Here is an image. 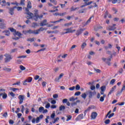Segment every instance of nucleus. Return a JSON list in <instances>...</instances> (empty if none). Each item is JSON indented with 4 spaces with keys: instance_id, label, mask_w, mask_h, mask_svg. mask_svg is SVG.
I'll use <instances>...</instances> for the list:
<instances>
[{
    "instance_id": "nucleus-1",
    "label": "nucleus",
    "mask_w": 125,
    "mask_h": 125,
    "mask_svg": "<svg viewBox=\"0 0 125 125\" xmlns=\"http://www.w3.org/2000/svg\"><path fill=\"white\" fill-rule=\"evenodd\" d=\"M34 14L29 12L28 13H25L24 14L27 15L26 17L27 19H33L35 21H38L39 19H42V17H43V15H41L40 16L39 15V10L37 9H35L34 10Z\"/></svg>"
},
{
    "instance_id": "nucleus-2",
    "label": "nucleus",
    "mask_w": 125,
    "mask_h": 125,
    "mask_svg": "<svg viewBox=\"0 0 125 125\" xmlns=\"http://www.w3.org/2000/svg\"><path fill=\"white\" fill-rule=\"evenodd\" d=\"M28 120L29 121H31V120H32V124H35V123H36V124H39V123H40V120H42V118H43V115H40L39 117H38L36 118H33V117L31 115L28 116Z\"/></svg>"
},
{
    "instance_id": "nucleus-3",
    "label": "nucleus",
    "mask_w": 125,
    "mask_h": 125,
    "mask_svg": "<svg viewBox=\"0 0 125 125\" xmlns=\"http://www.w3.org/2000/svg\"><path fill=\"white\" fill-rule=\"evenodd\" d=\"M4 56L6 57L5 58V63L10 62V60H12V57L9 54H5Z\"/></svg>"
},
{
    "instance_id": "nucleus-4",
    "label": "nucleus",
    "mask_w": 125,
    "mask_h": 125,
    "mask_svg": "<svg viewBox=\"0 0 125 125\" xmlns=\"http://www.w3.org/2000/svg\"><path fill=\"white\" fill-rule=\"evenodd\" d=\"M0 29H5L6 28V24L4 23V20L2 19H0Z\"/></svg>"
},
{
    "instance_id": "nucleus-5",
    "label": "nucleus",
    "mask_w": 125,
    "mask_h": 125,
    "mask_svg": "<svg viewBox=\"0 0 125 125\" xmlns=\"http://www.w3.org/2000/svg\"><path fill=\"white\" fill-rule=\"evenodd\" d=\"M18 99H19V104H21L22 103L24 102V100H25V95H20L18 96Z\"/></svg>"
},
{
    "instance_id": "nucleus-6",
    "label": "nucleus",
    "mask_w": 125,
    "mask_h": 125,
    "mask_svg": "<svg viewBox=\"0 0 125 125\" xmlns=\"http://www.w3.org/2000/svg\"><path fill=\"white\" fill-rule=\"evenodd\" d=\"M84 30H85V29L81 28L80 29L77 30L76 33V36H80V35H82V34L83 33V32Z\"/></svg>"
},
{
    "instance_id": "nucleus-7",
    "label": "nucleus",
    "mask_w": 125,
    "mask_h": 125,
    "mask_svg": "<svg viewBox=\"0 0 125 125\" xmlns=\"http://www.w3.org/2000/svg\"><path fill=\"white\" fill-rule=\"evenodd\" d=\"M47 30V28H44L43 27H40V29L38 30H36V35H38L40 34V32H42V31H46Z\"/></svg>"
},
{
    "instance_id": "nucleus-8",
    "label": "nucleus",
    "mask_w": 125,
    "mask_h": 125,
    "mask_svg": "<svg viewBox=\"0 0 125 125\" xmlns=\"http://www.w3.org/2000/svg\"><path fill=\"white\" fill-rule=\"evenodd\" d=\"M16 8V6H14L13 7L10 8L9 9V13L10 15H13L14 14V10Z\"/></svg>"
},
{
    "instance_id": "nucleus-9",
    "label": "nucleus",
    "mask_w": 125,
    "mask_h": 125,
    "mask_svg": "<svg viewBox=\"0 0 125 125\" xmlns=\"http://www.w3.org/2000/svg\"><path fill=\"white\" fill-rule=\"evenodd\" d=\"M63 76H64L63 73H61V74H60L58 78H56L55 79V82H57V83H59V82H60L61 79H62Z\"/></svg>"
},
{
    "instance_id": "nucleus-10",
    "label": "nucleus",
    "mask_w": 125,
    "mask_h": 125,
    "mask_svg": "<svg viewBox=\"0 0 125 125\" xmlns=\"http://www.w3.org/2000/svg\"><path fill=\"white\" fill-rule=\"evenodd\" d=\"M72 28H73L72 27H70L67 29H64V31H66L67 34H69V33H74V32H76V30L75 29L72 30Z\"/></svg>"
},
{
    "instance_id": "nucleus-11",
    "label": "nucleus",
    "mask_w": 125,
    "mask_h": 125,
    "mask_svg": "<svg viewBox=\"0 0 125 125\" xmlns=\"http://www.w3.org/2000/svg\"><path fill=\"white\" fill-rule=\"evenodd\" d=\"M6 5H7L8 6H10V3L9 2H6L5 0H3L2 1V4H1V6H6Z\"/></svg>"
},
{
    "instance_id": "nucleus-12",
    "label": "nucleus",
    "mask_w": 125,
    "mask_h": 125,
    "mask_svg": "<svg viewBox=\"0 0 125 125\" xmlns=\"http://www.w3.org/2000/svg\"><path fill=\"white\" fill-rule=\"evenodd\" d=\"M46 25H47V20H43L40 23L41 27H43V26H46Z\"/></svg>"
},
{
    "instance_id": "nucleus-13",
    "label": "nucleus",
    "mask_w": 125,
    "mask_h": 125,
    "mask_svg": "<svg viewBox=\"0 0 125 125\" xmlns=\"http://www.w3.org/2000/svg\"><path fill=\"white\" fill-rule=\"evenodd\" d=\"M96 94V92L95 91L92 92L91 91H88V96L89 98H92V97L94 95H95Z\"/></svg>"
},
{
    "instance_id": "nucleus-14",
    "label": "nucleus",
    "mask_w": 125,
    "mask_h": 125,
    "mask_svg": "<svg viewBox=\"0 0 125 125\" xmlns=\"http://www.w3.org/2000/svg\"><path fill=\"white\" fill-rule=\"evenodd\" d=\"M91 19H94V16L92 15L91 16L89 19L86 21L84 26H86V25H88L90 22H91Z\"/></svg>"
},
{
    "instance_id": "nucleus-15",
    "label": "nucleus",
    "mask_w": 125,
    "mask_h": 125,
    "mask_svg": "<svg viewBox=\"0 0 125 125\" xmlns=\"http://www.w3.org/2000/svg\"><path fill=\"white\" fill-rule=\"evenodd\" d=\"M116 29V27L112 26H109L108 27H106V30H107L108 31H114Z\"/></svg>"
},
{
    "instance_id": "nucleus-16",
    "label": "nucleus",
    "mask_w": 125,
    "mask_h": 125,
    "mask_svg": "<svg viewBox=\"0 0 125 125\" xmlns=\"http://www.w3.org/2000/svg\"><path fill=\"white\" fill-rule=\"evenodd\" d=\"M27 34H33L34 35H37L36 30H32L31 29H29L27 30Z\"/></svg>"
},
{
    "instance_id": "nucleus-17",
    "label": "nucleus",
    "mask_w": 125,
    "mask_h": 125,
    "mask_svg": "<svg viewBox=\"0 0 125 125\" xmlns=\"http://www.w3.org/2000/svg\"><path fill=\"white\" fill-rule=\"evenodd\" d=\"M83 1L84 2V4H86V5H90L91 3H93V1H92L87 2L88 1H89V0H83Z\"/></svg>"
},
{
    "instance_id": "nucleus-18",
    "label": "nucleus",
    "mask_w": 125,
    "mask_h": 125,
    "mask_svg": "<svg viewBox=\"0 0 125 125\" xmlns=\"http://www.w3.org/2000/svg\"><path fill=\"white\" fill-rule=\"evenodd\" d=\"M97 115H98L97 113L92 112L91 115V118L94 120V119H96V117H97Z\"/></svg>"
},
{
    "instance_id": "nucleus-19",
    "label": "nucleus",
    "mask_w": 125,
    "mask_h": 125,
    "mask_svg": "<svg viewBox=\"0 0 125 125\" xmlns=\"http://www.w3.org/2000/svg\"><path fill=\"white\" fill-rule=\"evenodd\" d=\"M124 90H125V86H123V87L122 88L121 91H119L117 92V94H116L117 96H118V95H121V94H122V93L123 92V91H124Z\"/></svg>"
},
{
    "instance_id": "nucleus-20",
    "label": "nucleus",
    "mask_w": 125,
    "mask_h": 125,
    "mask_svg": "<svg viewBox=\"0 0 125 125\" xmlns=\"http://www.w3.org/2000/svg\"><path fill=\"white\" fill-rule=\"evenodd\" d=\"M64 19H60L59 20L56 21H50V23H51L52 24H55V23H59V22H61V21H63Z\"/></svg>"
},
{
    "instance_id": "nucleus-21",
    "label": "nucleus",
    "mask_w": 125,
    "mask_h": 125,
    "mask_svg": "<svg viewBox=\"0 0 125 125\" xmlns=\"http://www.w3.org/2000/svg\"><path fill=\"white\" fill-rule=\"evenodd\" d=\"M83 114H81L77 117L76 120L79 121V120H83Z\"/></svg>"
},
{
    "instance_id": "nucleus-22",
    "label": "nucleus",
    "mask_w": 125,
    "mask_h": 125,
    "mask_svg": "<svg viewBox=\"0 0 125 125\" xmlns=\"http://www.w3.org/2000/svg\"><path fill=\"white\" fill-rule=\"evenodd\" d=\"M111 58L106 59V61L105 62L106 64H107L108 66H111Z\"/></svg>"
},
{
    "instance_id": "nucleus-23",
    "label": "nucleus",
    "mask_w": 125,
    "mask_h": 125,
    "mask_svg": "<svg viewBox=\"0 0 125 125\" xmlns=\"http://www.w3.org/2000/svg\"><path fill=\"white\" fill-rule=\"evenodd\" d=\"M3 33H5V36H7L8 37H9L10 35V31L9 30H5L2 31Z\"/></svg>"
},
{
    "instance_id": "nucleus-24",
    "label": "nucleus",
    "mask_w": 125,
    "mask_h": 125,
    "mask_svg": "<svg viewBox=\"0 0 125 125\" xmlns=\"http://www.w3.org/2000/svg\"><path fill=\"white\" fill-rule=\"evenodd\" d=\"M94 5L92 6V5H90L88 7L89 9H91V8H93V7H98V5L95 2L94 3Z\"/></svg>"
},
{
    "instance_id": "nucleus-25",
    "label": "nucleus",
    "mask_w": 125,
    "mask_h": 125,
    "mask_svg": "<svg viewBox=\"0 0 125 125\" xmlns=\"http://www.w3.org/2000/svg\"><path fill=\"white\" fill-rule=\"evenodd\" d=\"M105 97H106V95L104 94L103 97H101L100 99V101L101 102H103V101H104V98H105Z\"/></svg>"
},
{
    "instance_id": "nucleus-26",
    "label": "nucleus",
    "mask_w": 125,
    "mask_h": 125,
    "mask_svg": "<svg viewBox=\"0 0 125 125\" xmlns=\"http://www.w3.org/2000/svg\"><path fill=\"white\" fill-rule=\"evenodd\" d=\"M3 71H6V72H10L11 71V68L4 67L3 69Z\"/></svg>"
},
{
    "instance_id": "nucleus-27",
    "label": "nucleus",
    "mask_w": 125,
    "mask_h": 125,
    "mask_svg": "<svg viewBox=\"0 0 125 125\" xmlns=\"http://www.w3.org/2000/svg\"><path fill=\"white\" fill-rule=\"evenodd\" d=\"M79 7H76V8H74V6L71 7V8H70V11H76V10H77V9H79Z\"/></svg>"
},
{
    "instance_id": "nucleus-28",
    "label": "nucleus",
    "mask_w": 125,
    "mask_h": 125,
    "mask_svg": "<svg viewBox=\"0 0 125 125\" xmlns=\"http://www.w3.org/2000/svg\"><path fill=\"white\" fill-rule=\"evenodd\" d=\"M66 109V107L64 105H61L59 107V110L62 111V110H65Z\"/></svg>"
},
{
    "instance_id": "nucleus-29",
    "label": "nucleus",
    "mask_w": 125,
    "mask_h": 125,
    "mask_svg": "<svg viewBox=\"0 0 125 125\" xmlns=\"http://www.w3.org/2000/svg\"><path fill=\"white\" fill-rule=\"evenodd\" d=\"M27 7L29 8H32V3H31V1H29L28 2Z\"/></svg>"
},
{
    "instance_id": "nucleus-30",
    "label": "nucleus",
    "mask_w": 125,
    "mask_h": 125,
    "mask_svg": "<svg viewBox=\"0 0 125 125\" xmlns=\"http://www.w3.org/2000/svg\"><path fill=\"white\" fill-rule=\"evenodd\" d=\"M72 24H73V23L72 22H70L69 23H65L64 24V26L65 27H69V26H71V25H72Z\"/></svg>"
},
{
    "instance_id": "nucleus-31",
    "label": "nucleus",
    "mask_w": 125,
    "mask_h": 125,
    "mask_svg": "<svg viewBox=\"0 0 125 125\" xmlns=\"http://www.w3.org/2000/svg\"><path fill=\"white\" fill-rule=\"evenodd\" d=\"M76 99H78V98L75 99V97H71V98H69V101L73 102V101H75V100H76Z\"/></svg>"
},
{
    "instance_id": "nucleus-32",
    "label": "nucleus",
    "mask_w": 125,
    "mask_h": 125,
    "mask_svg": "<svg viewBox=\"0 0 125 125\" xmlns=\"http://www.w3.org/2000/svg\"><path fill=\"white\" fill-rule=\"evenodd\" d=\"M20 68L21 71H25L26 70V67L22 65L20 66Z\"/></svg>"
},
{
    "instance_id": "nucleus-33",
    "label": "nucleus",
    "mask_w": 125,
    "mask_h": 125,
    "mask_svg": "<svg viewBox=\"0 0 125 125\" xmlns=\"http://www.w3.org/2000/svg\"><path fill=\"white\" fill-rule=\"evenodd\" d=\"M86 44H87L86 43L83 42V44L81 45V48H82V49H83L84 48V47H86Z\"/></svg>"
},
{
    "instance_id": "nucleus-34",
    "label": "nucleus",
    "mask_w": 125,
    "mask_h": 125,
    "mask_svg": "<svg viewBox=\"0 0 125 125\" xmlns=\"http://www.w3.org/2000/svg\"><path fill=\"white\" fill-rule=\"evenodd\" d=\"M101 91L104 92L106 90V87L105 86H102L101 87Z\"/></svg>"
},
{
    "instance_id": "nucleus-35",
    "label": "nucleus",
    "mask_w": 125,
    "mask_h": 125,
    "mask_svg": "<svg viewBox=\"0 0 125 125\" xmlns=\"http://www.w3.org/2000/svg\"><path fill=\"white\" fill-rule=\"evenodd\" d=\"M21 5H25V0H21V2L20 3Z\"/></svg>"
},
{
    "instance_id": "nucleus-36",
    "label": "nucleus",
    "mask_w": 125,
    "mask_h": 125,
    "mask_svg": "<svg viewBox=\"0 0 125 125\" xmlns=\"http://www.w3.org/2000/svg\"><path fill=\"white\" fill-rule=\"evenodd\" d=\"M26 80L27 81V83H31L32 81H33V78L28 77V79Z\"/></svg>"
},
{
    "instance_id": "nucleus-37",
    "label": "nucleus",
    "mask_w": 125,
    "mask_h": 125,
    "mask_svg": "<svg viewBox=\"0 0 125 125\" xmlns=\"http://www.w3.org/2000/svg\"><path fill=\"white\" fill-rule=\"evenodd\" d=\"M9 30L12 32V33H16V30L13 28H9Z\"/></svg>"
},
{
    "instance_id": "nucleus-38",
    "label": "nucleus",
    "mask_w": 125,
    "mask_h": 125,
    "mask_svg": "<svg viewBox=\"0 0 125 125\" xmlns=\"http://www.w3.org/2000/svg\"><path fill=\"white\" fill-rule=\"evenodd\" d=\"M109 15V12L106 11L104 13V18H107V17Z\"/></svg>"
},
{
    "instance_id": "nucleus-39",
    "label": "nucleus",
    "mask_w": 125,
    "mask_h": 125,
    "mask_svg": "<svg viewBox=\"0 0 125 125\" xmlns=\"http://www.w3.org/2000/svg\"><path fill=\"white\" fill-rule=\"evenodd\" d=\"M2 98L3 99H6V98H7V94L5 93L2 94Z\"/></svg>"
},
{
    "instance_id": "nucleus-40",
    "label": "nucleus",
    "mask_w": 125,
    "mask_h": 125,
    "mask_svg": "<svg viewBox=\"0 0 125 125\" xmlns=\"http://www.w3.org/2000/svg\"><path fill=\"white\" fill-rule=\"evenodd\" d=\"M76 90H80L81 89V86H80L79 84H77L75 87Z\"/></svg>"
},
{
    "instance_id": "nucleus-41",
    "label": "nucleus",
    "mask_w": 125,
    "mask_h": 125,
    "mask_svg": "<svg viewBox=\"0 0 125 125\" xmlns=\"http://www.w3.org/2000/svg\"><path fill=\"white\" fill-rule=\"evenodd\" d=\"M81 97L82 98H83V99H85V98H86V94L85 93L82 94Z\"/></svg>"
},
{
    "instance_id": "nucleus-42",
    "label": "nucleus",
    "mask_w": 125,
    "mask_h": 125,
    "mask_svg": "<svg viewBox=\"0 0 125 125\" xmlns=\"http://www.w3.org/2000/svg\"><path fill=\"white\" fill-rule=\"evenodd\" d=\"M43 110H44V107H43V106H41V107H39L40 113H42V111H43Z\"/></svg>"
},
{
    "instance_id": "nucleus-43",
    "label": "nucleus",
    "mask_w": 125,
    "mask_h": 125,
    "mask_svg": "<svg viewBox=\"0 0 125 125\" xmlns=\"http://www.w3.org/2000/svg\"><path fill=\"white\" fill-rule=\"evenodd\" d=\"M67 119H66V122H68V121H70V120H71L72 119V116L71 115H68V116H67Z\"/></svg>"
},
{
    "instance_id": "nucleus-44",
    "label": "nucleus",
    "mask_w": 125,
    "mask_h": 125,
    "mask_svg": "<svg viewBox=\"0 0 125 125\" xmlns=\"http://www.w3.org/2000/svg\"><path fill=\"white\" fill-rule=\"evenodd\" d=\"M38 26V23L37 22H33L32 23V28H35L36 27H37Z\"/></svg>"
},
{
    "instance_id": "nucleus-45",
    "label": "nucleus",
    "mask_w": 125,
    "mask_h": 125,
    "mask_svg": "<svg viewBox=\"0 0 125 125\" xmlns=\"http://www.w3.org/2000/svg\"><path fill=\"white\" fill-rule=\"evenodd\" d=\"M15 34L18 36V37H21V35H22V34H21L19 31H16Z\"/></svg>"
},
{
    "instance_id": "nucleus-46",
    "label": "nucleus",
    "mask_w": 125,
    "mask_h": 125,
    "mask_svg": "<svg viewBox=\"0 0 125 125\" xmlns=\"http://www.w3.org/2000/svg\"><path fill=\"white\" fill-rule=\"evenodd\" d=\"M112 10L114 12L115 14H117V12H118V9H116L115 7H113Z\"/></svg>"
},
{
    "instance_id": "nucleus-47",
    "label": "nucleus",
    "mask_w": 125,
    "mask_h": 125,
    "mask_svg": "<svg viewBox=\"0 0 125 125\" xmlns=\"http://www.w3.org/2000/svg\"><path fill=\"white\" fill-rule=\"evenodd\" d=\"M125 102H122V103H118V104H117V105H119V106H124V105H125Z\"/></svg>"
},
{
    "instance_id": "nucleus-48",
    "label": "nucleus",
    "mask_w": 125,
    "mask_h": 125,
    "mask_svg": "<svg viewBox=\"0 0 125 125\" xmlns=\"http://www.w3.org/2000/svg\"><path fill=\"white\" fill-rule=\"evenodd\" d=\"M84 10H86V9H83L81 10H79L78 12L79 14L84 13Z\"/></svg>"
},
{
    "instance_id": "nucleus-49",
    "label": "nucleus",
    "mask_w": 125,
    "mask_h": 125,
    "mask_svg": "<svg viewBox=\"0 0 125 125\" xmlns=\"http://www.w3.org/2000/svg\"><path fill=\"white\" fill-rule=\"evenodd\" d=\"M17 8V10H18V11H22V7H17L16 6V8Z\"/></svg>"
},
{
    "instance_id": "nucleus-50",
    "label": "nucleus",
    "mask_w": 125,
    "mask_h": 125,
    "mask_svg": "<svg viewBox=\"0 0 125 125\" xmlns=\"http://www.w3.org/2000/svg\"><path fill=\"white\" fill-rule=\"evenodd\" d=\"M71 107H75V106H77V102H74L71 104Z\"/></svg>"
},
{
    "instance_id": "nucleus-51",
    "label": "nucleus",
    "mask_w": 125,
    "mask_h": 125,
    "mask_svg": "<svg viewBox=\"0 0 125 125\" xmlns=\"http://www.w3.org/2000/svg\"><path fill=\"white\" fill-rule=\"evenodd\" d=\"M25 11H26L25 13L30 12V9H31V8H28V7H25Z\"/></svg>"
},
{
    "instance_id": "nucleus-52",
    "label": "nucleus",
    "mask_w": 125,
    "mask_h": 125,
    "mask_svg": "<svg viewBox=\"0 0 125 125\" xmlns=\"http://www.w3.org/2000/svg\"><path fill=\"white\" fill-rule=\"evenodd\" d=\"M116 82V79H112L110 81V84H114Z\"/></svg>"
},
{
    "instance_id": "nucleus-53",
    "label": "nucleus",
    "mask_w": 125,
    "mask_h": 125,
    "mask_svg": "<svg viewBox=\"0 0 125 125\" xmlns=\"http://www.w3.org/2000/svg\"><path fill=\"white\" fill-rule=\"evenodd\" d=\"M51 2H53V3L55 5H56L57 4V1L56 0H51Z\"/></svg>"
},
{
    "instance_id": "nucleus-54",
    "label": "nucleus",
    "mask_w": 125,
    "mask_h": 125,
    "mask_svg": "<svg viewBox=\"0 0 125 125\" xmlns=\"http://www.w3.org/2000/svg\"><path fill=\"white\" fill-rule=\"evenodd\" d=\"M74 95H75L76 96H79V95H81V92L78 91L75 92Z\"/></svg>"
},
{
    "instance_id": "nucleus-55",
    "label": "nucleus",
    "mask_w": 125,
    "mask_h": 125,
    "mask_svg": "<svg viewBox=\"0 0 125 125\" xmlns=\"http://www.w3.org/2000/svg\"><path fill=\"white\" fill-rule=\"evenodd\" d=\"M8 116V114H7V112H5L4 114L2 115V117L4 118H6Z\"/></svg>"
},
{
    "instance_id": "nucleus-56",
    "label": "nucleus",
    "mask_w": 125,
    "mask_h": 125,
    "mask_svg": "<svg viewBox=\"0 0 125 125\" xmlns=\"http://www.w3.org/2000/svg\"><path fill=\"white\" fill-rule=\"evenodd\" d=\"M104 124H105V125H109V124H110V120L107 119L105 120L104 122Z\"/></svg>"
},
{
    "instance_id": "nucleus-57",
    "label": "nucleus",
    "mask_w": 125,
    "mask_h": 125,
    "mask_svg": "<svg viewBox=\"0 0 125 125\" xmlns=\"http://www.w3.org/2000/svg\"><path fill=\"white\" fill-rule=\"evenodd\" d=\"M45 108L46 109H48L49 107H50V104L49 103H48L46 105H45Z\"/></svg>"
},
{
    "instance_id": "nucleus-58",
    "label": "nucleus",
    "mask_w": 125,
    "mask_h": 125,
    "mask_svg": "<svg viewBox=\"0 0 125 125\" xmlns=\"http://www.w3.org/2000/svg\"><path fill=\"white\" fill-rule=\"evenodd\" d=\"M55 113L54 112L51 115V119H55Z\"/></svg>"
},
{
    "instance_id": "nucleus-59",
    "label": "nucleus",
    "mask_w": 125,
    "mask_h": 125,
    "mask_svg": "<svg viewBox=\"0 0 125 125\" xmlns=\"http://www.w3.org/2000/svg\"><path fill=\"white\" fill-rule=\"evenodd\" d=\"M20 81L17 82V83H13V85H20Z\"/></svg>"
},
{
    "instance_id": "nucleus-60",
    "label": "nucleus",
    "mask_w": 125,
    "mask_h": 125,
    "mask_svg": "<svg viewBox=\"0 0 125 125\" xmlns=\"http://www.w3.org/2000/svg\"><path fill=\"white\" fill-rule=\"evenodd\" d=\"M75 88V86H73L72 87H70L69 88V90H70L71 91H73V90H74Z\"/></svg>"
},
{
    "instance_id": "nucleus-61",
    "label": "nucleus",
    "mask_w": 125,
    "mask_h": 125,
    "mask_svg": "<svg viewBox=\"0 0 125 125\" xmlns=\"http://www.w3.org/2000/svg\"><path fill=\"white\" fill-rule=\"evenodd\" d=\"M114 115H115V113H112L111 114H110L108 117V119H111V118H112V117H114Z\"/></svg>"
},
{
    "instance_id": "nucleus-62",
    "label": "nucleus",
    "mask_w": 125,
    "mask_h": 125,
    "mask_svg": "<svg viewBox=\"0 0 125 125\" xmlns=\"http://www.w3.org/2000/svg\"><path fill=\"white\" fill-rule=\"evenodd\" d=\"M48 119H49V116H46V119H45L46 124H48L49 123Z\"/></svg>"
},
{
    "instance_id": "nucleus-63",
    "label": "nucleus",
    "mask_w": 125,
    "mask_h": 125,
    "mask_svg": "<svg viewBox=\"0 0 125 125\" xmlns=\"http://www.w3.org/2000/svg\"><path fill=\"white\" fill-rule=\"evenodd\" d=\"M94 70L96 72V73H101V70L99 69H94Z\"/></svg>"
},
{
    "instance_id": "nucleus-64",
    "label": "nucleus",
    "mask_w": 125,
    "mask_h": 125,
    "mask_svg": "<svg viewBox=\"0 0 125 125\" xmlns=\"http://www.w3.org/2000/svg\"><path fill=\"white\" fill-rule=\"evenodd\" d=\"M53 98L56 99V98H58V94H55L53 95Z\"/></svg>"
}]
</instances>
